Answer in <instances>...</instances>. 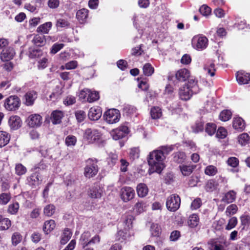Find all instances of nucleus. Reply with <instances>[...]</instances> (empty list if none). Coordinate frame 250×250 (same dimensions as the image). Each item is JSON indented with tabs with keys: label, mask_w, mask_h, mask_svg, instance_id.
<instances>
[{
	"label": "nucleus",
	"mask_w": 250,
	"mask_h": 250,
	"mask_svg": "<svg viewBox=\"0 0 250 250\" xmlns=\"http://www.w3.org/2000/svg\"><path fill=\"white\" fill-rule=\"evenodd\" d=\"M194 94L186 85L185 84L179 89V96L181 100L187 101L189 100Z\"/></svg>",
	"instance_id": "16"
},
{
	"label": "nucleus",
	"mask_w": 250,
	"mask_h": 250,
	"mask_svg": "<svg viewBox=\"0 0 250 250\" xmlns=\"http://www.w3.org/2000/svg\"><path fill=\"white\" fill-rule=\"evenodd\" d=\"M89 195L93 198H100L102 195V190L100 188H93L90 190Z\"/></svg>",
	"instance_id": "46"
},
{
	"label": "nucleus",
	"mask_w": 250,
	"mask_h": 250,
	"mask_svg": "<svg viewBox=\"0 0 250 250\" xmlns=\"http://www.w3.org/2000/svg\"><path fill=\"white\" fill-rule=\"evenodd\" d=\"M186 85L194 93H196L199 91L197 82L193 79H190Z\"/></svg>",
	"instance_id": "35"
},
{
	"label": "nucleus",
	"mask_w": 250,
	"mask_h": 250,
	"mask_svg": "<svg viewBox=\"0 0 250 250\" xmlns=\"http://www.w3.org/2000/svg\"><path fill=\"white\" fill-rule=\"evenodd\" d=\"M227 162L229 166L235 167L238 165L239 160L236 157H232L228 159Z\"/></svg>",
	"instance_id": "63"
},
{
	"label": "nucleus",
	"mask_w": 250,
	"mask_h": 250,
	"mask_svg": "<svg viewBox=\"0 0 250 250\" xmlns=\"http://www.w3.org/2000/svg\"><path fill=\"white\" fill-rule=\"evenodd\" d=\"M83 138L88 143H96L99 147L104 146L105 144V141L101 139V133L96 129L87 128L84 131Z\"/></svg>",
	"instance_id": "2"
},
{
	"label": "nucleus",
	"mask_w": 250,
	"mask_h": 250,
	"mask_svg": "<svg viewBox=\"0 0 250 250\" xmlns=\"http://www.w3.org/2000/svg\"><path fill=\"white\" fill-rule=\"evenodd\" d=\"M136 190L138 196L141 198L145 197L148 191L146 185L144 183L139 184L137 186Z\"/></svg>",
	"instance_id": "21"
},
{
	"label": "nucleus",
	"mask_w": 250,
	"mask_h": 250,
	"mask_svg": "<svg viewBox=\"0 0 250 250\" xmlns=\"http://www.w3.org/2000/svg\"><path fill=\"white\" fill-rule=\"evenodd\" d=\"M21 105V100L17 96L12 95L4 100V107L8 111H15L18 109Z\"/></svg>",
	"instance_id": "4"
},
{
	"label": "nucleus",
	"mask_w": 250,
	"mask_h": 250,
	"mask_svg": "<svg viewBox=\"0 0 250 250\" xmlns=\"http://www.w3.org/2000/svg\"><path fill=\"white\" fill-rule=\"evenodd\" d=\"M102 112L100 107L94 106L89 109L88 116L90 120L97 121L101 117Z\"/></svg>",
	"instance_id": "14"
},
{
	"label": "nucleus",
	"mask_w": 250,
	"mask_h": 250,
	"mask_svg": "<svg viewBox=\"0 0 250 250\" xmlns=\"http://www.w3.org/2000/svg\"><path fill=\"white\" fill-rule=\"evenodd\" d=\"M236 78L239 84H247L250 82V74L238 72L236 74Z\"/></svg>",
	"instance_id": "17"
},
{
	"label": "nucleus",
	"mask_w": 250,
	"mask_h": 250,
	"mask_svg": "<svg viewBox=\"0 0 250 250\" xmlns=\"http://www.w3.org/2000/svg\"><path fill=\"white\" fill-rule=\"evenodd\" d=\"M62 93V90L59 86H56L52 93L49 95L50 100L55 101L60 98Z\"/></svg>",
	"instance_id": "38"
},
{
	"label": "nucleus",
	"mask_w": 250,
	"mask_h": 250,
	"mask_svg": "<svg viewBox=\"0 0 250 250\" xmlns=\"http://www.w3.org/2000/svg\"><path fill=\"white\" fill-rule=\"evenodd\" d=\"M218 187V183L214 180H209L205 186V189L208 192H212L216 190Z\"/></svg>",
	"instance_id": "29"
},
{
	"label": "nucleus",
	"mask_w": 250,
	"mask_h": 250,
	"mask_svg": "<svg viewBox=\"0 0 250 250\" xmlns=\"http://www.w3.org/2000/svg\"><path fill=\"white\" fill-rule=\"evenodd\" d=\"M134 217L131 215L126 216L123 221V225L124 226V229L129 230L132 227V222Z\"/></svg>",
	"instance_id": "30"
},
{
	"label": "nucleus",
	"mask_w": 250,
	"mask_h": 250,
	"mask_svg": "<svg viewBox=\"0 0 250 250\" xmlns=\"http://www.w3.org/2000/svg\"><path fill=\"white\" fill-rule=\"evenodd\" d=\"M199 219L197 214H193L190 215L188 221V226L191 228H195L197 226Z\"/></svg>",
	"instance_id": "32"
},
{
	"label": "nucleus",
	"mask_w": 250,
	"mask_h": 250,
	"mask_svg": "<svg viewBox=\"0 0 250 250\" xmlns=\"http://www.w3.org/2000/svg\"><path fill=\"white\" fill-rule=\"evenodd\" d=\"M77 142L76 137L73 135H69L65 138V143L67 146H74Z\"/></svg>",
	"instance_id": "54"
},
{
	"label": "nucleus",
	"mask_w": 250,
	"mask_h": 250,
	"mask_svg": "<svg viewBox=\"0 0 250 250\" xmlns=\"http://www.w3.org/2000/svg\"><path fill=\"white\" fill-rule=\"evenodd\" d=\"M63 113L61 111H54L51 114V121L53 124H58L61 122Z\"/></svg>",
	"instance_id": "23"
},
{
	"label": "nucleus",
	"mask_w": 250,
	"mask_h": 250,
	"mask_svg": "<svg viewBox=\"0 0 250 250\" xmlns=\"http://www.w3.org/2000/svg\"><path fill=\"white\" fill-rule=\"evenodd\" d=\"M242 225L245 226H249L250 224V215L244 214L240 217Z\"/></svg>",
	"instance_id": "60"
},
{
	"label": "nucleus",
	"mask_w": 250,
	"mask_h": 250,
	"mask_svg": "<svg viewBox=\"0 0 250 250\" xmlns=\"http://www.w3.org/2000/svg\"><path fill=\"white\" fill-rule=\"evenodd\" d=\"M19 209V204L16 202L9 205L8 212L11 214H15L18 212Z\"/></svg>",
	"instance_id": "50"
},
{
	"label": "nucleus",
	"mask_w": 250,
	"mask_h": 250,
	"mask_svg": "<svg viewBox=\"0 0 250 250\" xmlns=\"http://www.w3.org/2000/svg\"><path fill=\"white\" fill-rule=\"evenodd\" d=\"M250 137L247 133H244L239 135L238 142L241 146H246L249 143Z\"/></svg>",
	"instance_id": "45"
},
{
	"label": "nucleus",
	"mask_w": 250,
	"mask_h": 250,
	"mask_svg": "<svg viewBox=\"0 0 250 250\" xmlns=\"http://www.w3.org/2000/svg\"><path fill=\"white\" fill-rule=\"evenodd\" d=\"M232 113L229 110H223L219 115L220 119L224 122L229 120L231 117Z\"/></svg>",
	"instance_id": "39"
},
{
	"label": "nucleus",
	"mask_w": 250,
	"mask_h": 250,
	"mask_svg": "<svg viewBox=\"0 0 250 250\" xmlns=\"http://www.w3.org/2000/svg\"><path fill=\"white\" fill-rule=\"evenodd\" d=\"M32 42L37 46H42L46 43V40L44 36L40 35H35L32 40Z\"/></svg>",
	"instance_id": "22"
},
{
	"label": "nucleus",
	"mask_w": 250,
	"mask_h": 250,
	"mask_svg": "<svg viewBox=\"0 0 250 250\" xmlns=\"http://www.w3.org/2000/svg\"><path fill=\"white\" fill-rule=\"evenodd\" d=\"M191 128L193 132L198 133L202 131L204 129V122L198 121L191 126Z\"/></svg>",
	"instance_id": "47"
},
{
	"label": "nucleus",
	"mask_w": 250,
	"mask_h": 250,
	"mask_svg": "<svg viewBox=\"0 0 250 250\" xmlns=\"http://www.w3.org/2000/svg\"><path fill=\"white\" fill-rule=\"evenodd\" d=\"M112 136L114 140H118L123 138L125 135H124V133L120 130V129L117 128L112 131Z\"/></svg>",
	"instance_id": "57"
},
{
	"label": "nucleus",
	"mask_w": 250,
	"mask_h": 250,
	"mask_svg": "<svg viewBox=\"0 0 250 250\" xmlns=\"http://www.w3.org/2000/svg\"><path fill=\"white\" fill-rule=\"evenodd\" d=\"M90 236V233L88 231L84 232L82 234L80 243L83 248L88 245V241L90 240L89 239Z\"/></svg>",
	"instance_id": "31"
},
{
	"label": "nucleus",
	"mask_w": 250,
	"mask_h": 250,
	"mask_svg": "<svg viewBox=\"0 0 250 250\" xmlns=\"http://www.w3.org/2000/svg\"><path fill=\"white\" fill-rule=\"evenodd\" d=\"M128 230L125 229V230H119L117 235V238L118 240L123 241L129 238L130 236L129 233L127 231Z\"/></svg>",
	"instance_id": "36"
},
{
	"label": "nucleus",
	"mask_w": 250,
	"mask_h": 250,
	"mask_svg": "<svg viewBox=\"0 0 250 250\" xmlns=\"http://www.w3.org/2000/svg\"><path fill=\"white\" fill-rule=\"evenodd\" d=\"M22 240V236L19 232H14L11 237L12 244L16 246L18 245Z\"/></svg>",
	"instance_id": "44"
},
{
	"label": "nucleus",
	"mask_w": 250,
	"mask_h": 250,
	"mask_svg": "<svg viewBox=\"0 0 250 250\" xmlns=\"http://www.w3.org/2000/svg\"><path fill=\"white\" fill-rule=\"evenodd\" d=\"M196 166L193 165H182L179 166L180 169L184 176H188L193 171Z\"/></svg>",
	"instance_id": "24"
},
{
	"label": "nucleus",
	"mask_w": 250,
	"mask_h": 250,
	"mask_svg": "<svg viewBox=\"0 0 250 250\" xmlns=\"http://www.w3.org/2000/svg\"><path fill=\"white\" fill-rule=\"evenodd\" d=\"M11 226V221L7 218L3 216L0 223V230L8 229Z\"/></svg>",
	"instance_id": "34"
},
{
	"label": "nucleus",
	"mask_w": 250,
	"mask_h": 250,
	"mask_svg": "<svg viewBox=\"0 0 250 250\" xmlns=\"http://www.w3.org/2000/svg\"><path fill=\"white\" fill-rule=\"evenodd\" d=\"M15 169L16 174L19 176L24 174L27 171L26 168L20 163L16 165Z\"/></svg>",
	"instance_id": "42"
},
{
	"label": "nucleus",
	"mask_w": 250,
	"mask_h": 250,
	"mask_svg": "<svg viewBox=\"0 0 250 250\" xmlns=\"http://www.w3.org/2000/svg\"><path fill=\"white\" fill-rule=\"evenodd\" d=\"M64 44L62 43H55L52 47L51 53L55 54L62 48Z\"/></svg>",
	"instance_id": "64"
},
{
	"label": "nucleus",
	"mask_w": 250,
	"mask_h": 250,
	"mask_svg": "<svg viewBox=\"0 0 250 250\" xmlns=\"http://www.w3.org/2000/svg\"><path fill=\"white\" fill-rule=\"evenodd\" d=\"M44 214L47 216H52L55 211V207L52 204L47 205L44 208Z\"/></svg>",
	"instance_id": "49"
},
{
	"label": "nucleus",
	"mask_w": 250,
	"mask_h": 250,
	"mask_svg": "<svg viewBox=\"0 0 250 250\" xmlns=\"http://www.w3.org/2000/svg\"><path fill=\"white\" fill-rule=\"evenodd\" d=\"M186 158V154L183 152L176 153L174 157V160L178 163H182L185 161Z\"/></svg>",
	"instance_id": "52"
},
{
	"label": "nucleus",
	"mask_w": 250,
	"mask_h": 250,
	"mask_svg": "<svg viewBox=\"0 0 250 250\" xmlns=\"http://www.w3.org/2000/svg\"><path fill=\"white\" fill-rule=\"evenodd\" d=\"M31 171L33 173L27 178V181L29 186L35 188L41 184L42 178L39 171Z\"/></svg>",
	"instance_id": "8"
},
{
	"label": "nucleus",
	"mask_w": 250,
	"mask_h": 250,
	"mask_svg": "<svg viewBox=\"0 0 250 250\" xmlns=\"http://www.w3.org/2000/svg\"><path fill=\"white\" fill-rule=\"evenodd\" d=\"M143 73L145 76H150L154 72V69L149 63L145 64L143 68Z\"/></svg>",
	"instance_id": "33"
},
{
	"label": "nucleus",
	"mask_w": 250,
	"mask_h": 250,
	"mask_svg": "<svg viewBox=\"0 0 250 250\" xmlns=\"http://www.w3.org/2000/svg\"><path fill=\"white\" fill-rule=\"evenodd\" d=\"M85 113L83 111L78 110L75 112V116L79 122H82L85 118Z\"/></svg>",
	"instance_id": "62"
},
{
	"label": "nucleus",
	"mask_w": 250,
	"mask_h": 250,
	"mask_svg": "<svg viewBox=\"0 0 250 250\" xmlns=\"http://www.w3.org/2000/svg\"><path fill=\"white\" fill-rule=\"evenodd\" d=\"M216 130V125L213 123H209L207 124L205 127L206 132L210 136L214 134Z\"/></svg>",
	"instance_id": "43"
},
{
	"label": "nucleus",
	"mask_w": 250,
	"mask_h": 250,
	"mask_svg": "<svg viewBox=\"0 0 250 250\" xmlns=\"http://www.w3.org/2000/svg\"><path fill=\"white\" fill-rule=\"evenodd\" d=\"M180 204V197L177 194H172L167 198L166 207L168 210L174 212L179 208Z\"/></svg>",
	"instance_id": "5"
},
{
	"label": "nucleus",
	"mask_w": 250,
	"mask_h": 250,
	"mask_svg": "<svg viewBox=\"0 0 250 250\" xmlns=\"http://www.w3.org/2000/svg\"><path fill=\"white\" fill-rule=\"evenodd\" d=\"M56 226L55 222L53 220L46 221L44 222L43 230L46 234L49 233Z\"/></svg>",
	"instance_id": "27"
},
{
	"label": "nucleus",
	"mask_w": 250,
	"mask_h": 250,
	"mask_svg": "<svg viewBox=\"0 0 250 250\" xmlns=\"http://www.w3.org/2000/svg\"><path fill=\"white\" fill-rule=\"evenodd\" d=\"M204 70L207 72L208 74L212 77L215 74V65L213 63H210L208 64H206L204 66Z\"/></svg>",
	"instance_id": "51"
},
{
	"label": "nucleus",
	"mask_w": 250,
	"mask_h": 250,
	"mask_svg": "<svg viewBox=\"0 0 250 250\" xmlns=\"http://www.w3.org/2000/svg\"><path fill=\"white\" fill-rule=\"evenodd\" d=\"M10 135L6 132L0 131V147L5 146L9 142Z\"/></svg>",
	"instance_id": "26"
},
{
	"label": "nucleus",
	"mask_w": 250,
	"mask_h": 250,
	"mask_svg": "<svg viewBox=\"0 0 250 250\" xmlns=\"http://www.w3.org/2000/svg\"><path fill=\"white\" fill-rule=\"evenodd\" d=\"M11 199L10 194L7 193H3L0 194V204L6 205Z\"/></svg>",
	"instance_id": "56"
},
{
	"label": "nucleus",
	"mask_w": 250,
	"mask_h": 250,
	"mask_svg": "<svg viewBox=\"0 0 250 250\" xmlns=\"http://www.w3.org/2000/svg\"><path fill=\"white\" fill-rule=\"evenodd\" d=\"M238 208L236 205L231 204L227 208L225 213L227 216H230L235 214Z\"/></svg>",
	"instance_id": "48"
},
{
	"label": "nucleus",
	"mask_w": 250,
	"mask_h": 250,
	"mask_svg": "<svg viewBox=\"0 0 250 250\" xmlns=\"http://www.w3.org/2000/svg\"><path fill=\"white\" fill-rule=\"evenodd\" d=\"M189 71L185 68L178 70L175 74L176 79L178 81L182 82L185 81L189 78Z\"/></svg>",
	"instance_id": "20"
},
{
	"label": "nucleus",
	"mask_w": 250,
	"mask_h": 250,
	"mask_svg": "<svg viewBox=\"0 0 250 250\" xmlns=\"http://www.w3.org/2000/svg\"><path fill=\"white\" fill-rule=\"evenodd\" d=\"M98 162V160L96 158H89L87 160L84 170V175L86 178H92L97 174L99 171Z\"/></svg>",
	"instance_id": "3"
},
{
	"label": "nucleus",
	"mask_w": 250,
	"mask_h": 250,
	"mask_svg": "<svg viewBox=\"0 0 250 250\" xmlns=\"http://www.w3.org/2000/svg\"><path fill=\"white\" fill-rule=\"evenodd\" d=\"M232 126L235 130L242 131L245 128V123L242 118L236 117L233 120Z\"/></svg>",
	"instance_id": "18"
},
{
	"label": "nucleus",
	"mask_w": 250,
	"mask_h": 250,
	"mask_svg": "<svg viewBox=\"0 0 250 250\" xmlns=\"http://www.w3.org/2000/svg\"><path fill=\"white\" fill-rule=\"evenodd\" d=\"M166 156L158 149L154 150L149 153L147 158V162L150 167L149 173L157 172L160 173L165 166L164 160Z\"/></svg>",
	"instance_id": "1"
},
{
	"label": "nucleus",
	"mask_w": 250,
	"mask_h": 250,
	"mask_svg": "<svg viewBox=\"0 0 250 250\" xmlns=\"http://www.w3.org/2000/svg\"><path fill=\"white\" fill-rule=\"evenodd\" d=\"M199 11L202 15L207 16L211 13V9L208 6L203 5L200 8Z\"/></svg>",
	"instance_id": "61"
},
{
	"label": "nucleus",
	"mask_w": 250,
	"mask_h": 250,
	"mask_svg": "<svg viewBox=\"0 0 250 250\" xmlns=\"http://www.w3.org/2000/svg\"><path fill=\"white\" fill-rule=\"evenodd\" d=\"M151 234L154 237H158L161 232V229L159 225L153 224L150 227Z\"/></svg>",
	"instance_id": "37"
},
{
	"label": "nucleus",
	"mask_w": 250,
	"mask_h": 250,
	"mask_svg": "<svg viewBox=\"0 0 250 250\" xmlns=\"http://www.w3.org/2000/svg\"><path fill=\"white\" fill-rule=\"evenodd\" d=\"M38 93L34 90H30L25 93L24 96V104L27 106L32 105L37 98Z\"/></svg>",
	"instance_id": "12"
},
{
	"label": "nucleus",
	"mask_w": 250,
	"mask_h": 250,
	"mask_svg": "<svg viewBox=\"0 0 250 250\" xmlns=\"http://www.w3.org/2000/svg\"><path fill=\"white\" fill-rule=\"evenodd\" d=\"M237 223V219L235 217H231L229 220L228 225L226 227L227 230H230L234 228Z\"/></svg>",
	"instance_id": "59"
},
{
	"label": "nucleus",
	"mask_w": 250,
	"mask_h": 250,
	"mask_svg": "<svg viewBox=\"0 0 250 250\" xmlns=\"http://www.w3.org/2000/svg\"><path fill=\"white\" fill-rule=\"evenodd\" d=\"M208 40L203 36L198 35L194 36L192 40V44L194 48L197 49H204L208 45Z\"/></svg>",
	"instance_id": "7"
},
{
	"label": "nucleus",
	"mask_w": 250,
	"mask_h": 250,
	"mask_svg": "<svg viewBox=\"0 0 250 250\" xmlns=\"http://www.w3.org/2000/svg\"><path fill=\"white\" fill-rule=\"evenodd\" d=\"M120 112L116 109H110L104 114V120L108 124H115L119 122L120 118Z\"/></svg>",
	"instance_id": "6"
},
{
	"label": "nucleus",
	"mask_w": 250,
	"mask_h": 250,
	"mask_svg": "<svg viewBox=\"0 0 250 250\" xmlns=\"http://www.w3.org/2000/svg\"><path fill=\"white\" fill-rule=\"evenodd\" d=\"M134 195V190L131 187H124L121 189V198L125 202L132 199Z\"/></svg>",
	"instance_id": "10"
},
{
	"label": "nucleus",
	"mask_w": 250,
	"mask_h": 250,
	"mask_svg": "<svg viewBox=\"0 0 250 250\" xmlns=\"http://www.w3.org/2000/svg\"><path fill=\"white\" fill-rule=\"evenodd\" d=\"M52 26L51 22H46L40 25L37 29V31L39 33L43 34H47Z\"/></svg>",
	"instance_id": "28"
},
{
	"label": "nucleus",
	"mask_w": 250,
	"mask_h": 250,
	"mask_svg": "<svg viewBox=\"0 0 250 250\" xmlns=\"http://www.w3.org/2000/svg\"><path fill=\"white\" fill-rule=\"evenodd\" d=\"M15 54V50L11 47H8L3 49L0 54V59L1 61H8L13 59Z\"/></svg>",
	"instance_id": "13"
},
{
	"label": "nucleus",
	"mask_w": 250,
	"mask_h": 250,
	"mask_svg": "<svg viewBox=\"0 0 250 250\" xmlns=\"http://www.w3.org/2000/svg\"><path fill=\"white\" fill-rule=\"evenodd\" d=\"M146 208L145 203L143 202H138L134 207V210L138 213H141L145 211Z\"/></svg>",
	"instance_id": "53"
},
{
	"label": "nucleus",
	"mask_w": 250,
	"mask_h": 250,
	"mask_svg": "<svg viewBox=\"0 0 250 250\" xmlns=\"http://www.w3.org/2000/svg\"><path fill=\"white\" fill-rule=\"evenodd\" d=\"M87 95V100L89 103L95 102L99 99V93L96 91H92L89 89H84L80 92V97L85 99Z\"/></svg>",
	"instance_id": "9"
},
{
	"label": "nucleus",
	"mask_w": 250,
	"mask_h": 250,
	"mask_svg": "<svg viewBox=\"0 0 250 250\" xmlns=\"http://www.w3.org/2000/svg\"><path fill=\"white\" fill-rule=\"evenodd\" d=\"M227 130L223 127H220L218 129L216 136L218 138L224 139L227 136Z\"/></svg>",
	"instance_id": "58"
},
{
	"label": "nucleus",
	"mask_w": 250,
	"mask_h": 250,
	"mask_svg": "<svg viewBox=\"0 0 250 250\" xmlns=\"http://www.w3.org/2000/svg\"><path fill=\"white\" fill-rule=\"evenodd\" d=\"M26 122L30 127H39L42 123V117L38 114H31L28 116Z\"/></svg>",
	"instance_id": "11"
},
{
	"label": "nucleus",
	"mask_w": 250,
	"mask_h": 250,
	"mask_svg": "<svg viewBox=\"0 0 250 250\" xmlns=\"http://www.w3.org/2000/svg\"><path fill=\"white\" fill-rule=\"evenodd\" d=\"M8 124L11 129L17 130L21 126L22 121L18 116H12L8 120Z\"/></svg>",
	"instance_id": "15"
},
{
	"label": "nucleus",
	"mask_w": 250,
	"mask_h": 250,
	"mask_svg": "<svg viewBox=\"0 0 250 250\" xmlns=\"http://www.w3.org/2000/svg\"><path fill=\"white\" fill-rule=\"evenodd\" d=\"M236 197V192L231 190L225 193L221 201L227 204H229L233 202L235 200Z\"/></svg>",
	"instance_id": "19"
},
{
	"label": "nucleus",
	"mask_w": 250,
	"mask_h": 250,
	"mask_svg": "<svg viewBox=\"0 0 250 250\" xmlns=\"http://www.w3.org/2000/svg\"><path fill=\"white\" fill-rule=\"evenodd\" d=\"M71 235L72 233L69 229H65L62 235L61 243L62 244H65L70 239Z\"/></svg>",
	"instance_id": "40"
},
{
	"label": "nucleus",
	"mask_w": 250,
	"mask_h": 250,
	"mask_svg": "<svg viewBox=\"0 0 250 250\" xmlns=\"http://www.w3.org/2000/svg\"><path fill=\"white\" fill-rule=\"evenodd\" d=\"M217 172V168L212 165L208 166L206 167L205 169V173L206 175L209 176H213Z\"/></svg>",
	"instance_id": "55"
},
{
	"label": "nucleus",
	"mask_w": 250,
	"mask_h": 250,
	"mask_svg": "<svg viewBox=\"0 0 250 250\" xmlns=\"http://www.w3.org/2000/svg\"><path fill=\"white\" fill-rule=\"evenodd\" d=\"M88 10L85 8L78 10L76 13V18L81 23L84 22L87 18Z\"/></svg>",
	"instance_id": "25"
},
{
	"label": "nucleus",
	"mask_w": 250,
	"mask_h": 250,
	"mask_svg": "<svg viewBox=\"0 0 250 250\" xmlns=\"http://www.w3.org/2000/svg\"><path fill=\"white\" fill-rule=\"evenodd\" d=\"M150 115L152 119H157L160 118L162 116L161 109L158 107H154L151 108Z\"/></svg>",
	"instance_id": "41"
}]
</instances>
